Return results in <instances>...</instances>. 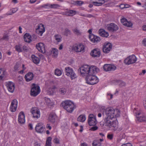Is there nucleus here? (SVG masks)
Returning a JSON list of instances; mask_svg holds the SVG:
<instances>
[{"mask_svg":"<svg viewBox=\"0 0 146 146\" xmlns=\"http://www.w3.org/2000/svg\"><path fill=\"white\" fill-rule=\"evenodd\" d=\"M65 70L66 73H73L72 69L69 67H66Z\"/></svg>","mask_w":146,"mask_h":146,"instance_id":"41","label":"nucleus"},{"mask_svg":"<svg viewBox=\"0 0 146 146\" xmlns=\"http://www.w3.org/2000/svg\"><path fill=\"white\" fill-rule=\"evenodd\" d=\"M86 117L85 115H81L77 118V120L81 122H83L86 120Z\"/></svg>","mask_w":146,"mask_h":146,"instance_id":"31","label":"nucleus"},{"mask_svg":"<svg viewBox=\"0 0 146 146\" xmlns=\"http://www.w3.org/2000/svg\"><path fill=\"white\" fill-rule=\"evenodd\" d=\"M62 73V71L58 69H56L55 70L54 73Z\"/></svg>","mask_w":146,"mask_h":146,"instance_id":"60","label":"nucleus"},{"mask_svg":"<svg viewBox=\"0 0 146 146\" xmlns=\"http://www.w3.org/2000/svg\"><path fill=\"white\" fill-rule=\"evenodd\" d=\"M116 68V67L112 64H110L109 71H113L115 70Z\"/></svg>","mask_w":146,"mask_h":146,"instance_id":"43","label":"nucleus"},{"mask_svg":"<svg viewBox=\"0 0 146 146\" xmlns=\"http://www.w3.org/2000/svg\"><path fill=\"white\" fill-rule=\"evenodd\" d=\"M60 7V6L57 4H51V8L56 9Z\"/></svg>","mask_w":146,"mask_h":146,"instance_id":"49","label":"nucleus"},{"mask_svg":"<svg viewBox=\"0 0 146 146\" xmlns=\"http://www.w3.org/2000/svg\"><path fill=\"white\" fill-rule=\"evenodd\" d=\"M51 139L52 138L50 137H48L47 138L46 141V146H52Z\"/></svg>","mask_w":146,"mask_h":146,"instance_id":"34","label":"nucleus"},{"mask_svg":"<svg viewBox=\"0 0 146 146\" xmlns=\"http://www.w3.org/2000/svg\"><path fill=\"white\" fill-rule=\"evenodd\" d=\"M93 146H102L101 143L98 140H94L92 143Z\"/></svg>","mask_w":146,"mask_h":146,"instance_id":"29","label":"nucleus"},{"mask_svg":"<svg viewBox=\"0 0 146 146\" xmlns=\"http://www.w3.org/2000/svg\"><path fill=\"white\" fill-rule=\"evenodd\" d=\"M121 23H122V24L123 25H125V24H126V23L127 21V20L124 18H123L121 20Z\"/></svg>","mask_w":146,"mask_h":146,"instance_id":"50","label":"nucleus"},{"mask_svg":"<svg viewBox=\"0 0 146 146\" xmlns=\"http://www.w3.org/2000/svg\"><path fill=\"white\" fill-rule=\"evenodd\" d=\"M64 35L66 36H67L71 34V32L70 30L67 28L65 29L64 32Z\"/></svg>","mask_w":146,"mask_h":146,"instance_id":"38","label":"nucleus"},{"mask_svg":"<svg viewBox=\"0 0 146 146\" xmlns=\"http://www.w3.org/2000/svg\"><path fill=\"white\" fill-rule=\"evenodd\" d=\"M36 131L38 133H42L44 131L45 129L44 125L42 123H38L35 127Z\"/></svg>","mask_w":146,"mask_h":146,"instance_id":"12","label":"nucleus"},{"mask_svg":"<svg viewBox=\"0 0 146 146\" xmlns=\"http://www.w3.org/2000/svg\"><path fill=\"white\" fill-rule=\"evenodd\" d=\"M40 92V87L39 86L33 84L31 91V95L35 97Z\"/></svg>","mask_w":146,"mask_h":146,"instance_id":"5","label":"nucleus"},{"mask_svg":"<svg viewBox=\"0 0 146 146\" xmlns=\"http://www.w3.org/2000/svg\"><path fill=\"white\" fill-rule=\"evenodd\" d=\"M61 105L64 109L69 113L72 112L76 107L74 104L69 100L63 102L61 104Z\"/></svg>","mask_w":146,"mask_h":146,"instance_id":"2","label":"nucleus"},{"mask_svg":"<svg viewBox=\"0 0 146 146\" xmlns=\"http://www.w3.org/2000/svg\"><path fill=\"white\" fill-rule=\"evenodd\" d=\"M31 112L33 115V117L35 118L38 119L40 117V113L39 110L35 108H32Z\"/></svg>","mask_w":146,"mask_h":146,"instance_id":"10","label":"nucleus"},{"mask_svg":"<svg viewBox=\"0 0 146 146\" xmlns=\"http://www.w3.org/2000/svg\"><path fill=\"white\" fill-rule=\"evenodd\" d=\"M67 76H70L72 80L75 79L77 77V76L75 74H66Z\"/></svg>","mask_w":146,"mask_h":146,"instance_id":"40","label":"nucleus"},{"mask_svg":"<svg viewBox=\"0 0 146 146\" xmlns=\"http://www.w3.org/2000/svg\"><path fill=\"white\" fill-rule=\"evenodd\" d=\"M44 31L45 28L44 25L42 24L38 25L37 28L36 29V32L37 34L41 36Z\"/></svg>","mask_w":146,"mask_h":146,"instance_id":"14","label":"nucleus"},{"mask_svg":"<svg viewBox=\"0 0 146 146\" xmlns=\"http://www.w3.org/2000/svg\"><path fill=\"white\" fill-rule=\"evenodd\" d=\"M112 45L110 42H105L103 46L102 49L103 52L105 53H109L111 50Z\"/></svg>","mask_w":146,"mask_h":146,"instance_id":"9","label":"nucleus"},{"mask_svg":"<svg viewBox=\"0 0 146 146\" xmlns=\"http://www.w3.org/2000/svg\"><path fill=\"white\" fill-rule=\"evenodd\" d=\"M106 117L112 118L119 117L120 115V111L118 109H114L113 108H107L105 111Z\"/></svg>","mask_w":146,"mask_h":146,"instance_id":"3","label":"nucleus"},{"mask_svg":"<svg viewBox=\"0 0 146 146\" xmlns=\"http://www.w3.org/2000/svg\"><path fill=\"white\" fill-rule=\"evenodd\" d=\"M72 49L76 52H80L84 51V47L83 45L81 44L79 45L74 46Z\"/></svg>","mask_w":146,"mask_h":146,"instance_id":"11","label":"nucleus"},{"mask_svg":"<svg viewBox=\"0 0 146 146\" xmlns=\"http://www.w3.org/2000/svg\"><path fill=\"white\" fill-rule=\"evenodd\" d=\"M90 54L93 57H98L100 56V51L98 48H95L91 51Z\"/></svg>","mask_w":146,"mask_h":146,"instance_id":"16","label":"nucleus"},{"mask_svg":"<svg viewBox=\"0 0 146 146\" xmlns=\"http://www.w3.org/2000/svg\"><path fill=\"white\" fill-rule=\"evenodd\" d=\"M18 121L20 124H23L25 121V116L24 113L23 111L21 112L19 114Z\"/></svg>","mask_w":146,"mask_h":146,"instance_id":"21","label":"nucleus"},{"mask_svg":"<svg viewBox=\"0 0 146 146\" xmlns=\"http://www.w3.org/2000/svg\"><path fill=\"white\" fill-rule=\"evenodd\" d=\"M82 76L85 74V80L88 84L93 85L97 84L99 80L98 77L93 74H81Z\"/></svg>","mask_w":146,"mask_h":146,"instance_id":"1","label":"nucleus"},{"mask_svg":"<svg viewBox=\"0 0 146 146\" xmlns=\"http://www.w3.org/2000/svg\"><path fill=\"white\" fill-rule=\"evenodd\" d=\"M75 4L78 6H81L83 4L84 2L83 1H76L75 2Z\"/></svg>","mask_w":146,"mask_h":146,"instance_id":"46","label":"nucleus"},{"mask_svg":"<svg viewBox=\"0 0 146 146\" xmlns=\"http://www.w3.org/2000/svg\"><path fill=\"white\" fill-rule=\"evenodd\" d=\"M107 96L109 100L113 98V95L110 94H107Z\"/></svg>","mask_w":146,"mask_h":146,"instance_id":"57","label":"nucleus"},{"mask_svg":"<svg viewBox=\"0 0 146 146\" xmlns=\"http://www.w3.org/2000/svg\"><path fill=\"white\" fill-rule=\"evenodd\" d=\"M32 58L33 61L35 63L38 64L39 63L40 59L38 58L33 55L32 56Z\"/></svg>","mask_w":146,"mask_h":146,"instance_id":"28","label":"nucleus"},{"mask_svg":"<svg viewBox=\"0 0 146 146\" xmlns=\"http://www.w3.org/2000/svg\"><path fill=\"white\" fill-rule=\"evenodd\" d=\"M22 48L24 51L27 52L28 50V48L27 46H23Z\"/></svg>","mask_w":146,"mask_h":146,"instance_id":"62","label":"nucleus"},{"mask_svg":"<svg viewBox=\"0 0 146 146\" xmlns=\"http://www.w3.org/2000/svg\"><path fill=\"white\" fill-rule=\"evenodd\" d=\"M21 66L20 64L18 63H17L14 66V69L15 71L18 70H19L18 68Z\"/></svg>","mask_w":146,"mask_h":146,"instance_id":"45","label":"nucleus"},{"mask_svg":"<svg viewBox=\"0 0 146 146\" xmlns=\"http://www.w3.org/2000/svg\"><path fill=\"white\" fill-rule=\"evenodd\" d=\"M98 129V127L97 126H94L91 127L90 130L92 131H94Z\"/></svg>","mask_w":146,"mask_h":146,"instance_id":"58","label":"nucleus"},{"mask_svg":"<svg viewBox=\"0 0 146 146\" xmlns=\"http://www.w3.org/2000/svg\"><path fill=\"white\" fill-rule=\"evenodd\" d=\"M90 66L88 65H84L79 68L78 71L80 73H90Z\"/></svg>","mask_w":146,"mask_h":146,"instance_id":"8","label":"nucleus"},{"mask_svg":"<svg viewBox=\"0 0 146 146\" xmlns=\"http://www.w3.org/2000/svg\"><path fill=\"white\" fill-rule=\"evenodd\" d=\"M8 91L11 92H13L15 89V84L11 81H8L5 83Z\"/></svg>","mask_w":146,"mask_h":146,"instance_id":"13","label":"nucleus"},{"mask_svg":"<svg viewBox=\"0 0 146 146\" xmlns=\"http://www.w3.org/2000/svg\"><path fill=\"white\" fill-rule=\"evenodd\" d=\"M110 64H106L103 66V69L106 72L109 71Z\"/></svg>","mask_w":146,"mask_h":146,"instance_id":"39","label":"nucleus"},{"mask_svg":"<svg viewBox=\"0 0 146 146\" xmlns=\"http://www.w3.org/2000/svg\"><path fill=\"white\" fill-rule=\"evenodd\" d=\"M5 78V74H0V80H3Z\"/></svg>","mask_w":146,"mask_h":146,"instance_id":"53","label":"nucleus"},{"mask_svg":"<svg viewBox=\"0 0 146 146\" xmlns=\"http://www.w3.org/2000/svg\"><path fill=\"white\" fill-rule=\"evenodd\" d=\"M142 44L144 46H146V38L143 39L142 41Z\"/></svg>","mask_w":146,"mask_h":146,"instance_id":"63","label":"nucleus"},{"mask_svg":"<svg viewBox=\"0 0 146 146\" xmlns=\"http://www.w3.org/2000/svg\"><path fill=\"white\" fill-rule=\"evenodd\" d=\"M72 31L74 34L77 35H80L81 34L80 30L76 28L73 30Z\"/></svg>","mask_w":146,"mask_h":146,"instance_id":"36","label":"nucleus"},{"mask_svg":"<svg viewBox=\"0 0 146 146\" xmlns=\"http://www.w3.org/2000/svg\"><path fill=\"white\" fill-rule=\"evenodd\" d=\"M99 34L100 36L103 37H107L109 36V34L107 32L103 29H100L99 31Z\"/></svg>","mask_w":146,"mask_h":146,"instance_id":"27","label":"nucleus"},{"mask_svg":"<svg viewBox=\"0 0 146 146\" xmlns=\"http://www.w3.org/2000/svg\"><path fill=\"white\" fill-rule=\"evenodd\" d=\"M113 118L109 117H105L104 119V124L105 126L108 127H113L116 129L118 125L113 120Z\"/></svg>","mask_w":146,"mask_h":146,"instance_id":"4","label":"nucleus"},{"mask_svg":"<svg viewBox=\"0 0 146 146\" xmlns=\"http://www.w3.org/2000/svg\"><path fill=\"white\" fill-rule=\"evenodd\" d=\"M114 83L116 85H118L120 87L125 86L126 85L125 82L120 80H115L114 81Z\"/></svg>","mask_w":146,"mask_h":146,"instance_id":"23","label":"nucleus"},{"mask_svg":"<svg viewBox=\"0 0 146 146\" xmlns=\"http://www.w3.org/2000/svg\"><path fill=\"white\" fill-rule=\"evenodd\" d=\"M53 141L54 143L56 144H59V139L56 137L54 138Z\"/></svg>","mask_w":146,"mask_h":146,"instance_id":"52","label":"nucleus"},{"mask_svg":"<svg viewBox=\"0 0 146 146\" xmlns=\"http://www.w3.org/2000/svg\"><path fill=\"white\" fill-rule=\"evenodd\" d=\"M100 72V70L98 68L95 66H90V73H97Z\"/></svg>","mask_w":146,"mask_h":146,"instance_id":"24","label":"nucleus"},{"mask_svg":"<svg viewBox=\"0 0 146 146\" xmlns=\"http://www.w3.org/2000/svg\"><path fill=\"white\" fill-rule=\"evenodd\" d=\"M37 36L34 34L31 37L32 39L34 41L35 40L37 39Z\"/></svg>","mask_w":146,"mask_h":146,"instance_id":"56","label":"nucleus"},{"mask_svg":"<svg viewBox=\"0 0 146 146\" xmlns=\"http://www.w3.org/2000/svg\"><path fill=\"white\" fill-rule=\"evenodd\" d=\"M56 118V115L55 113H51L49 115L48 120L50 122L54 123L55 121Z\"/></svg>","mask_w":146,"mask_h":146,"instance_id":"20","label":"nucleus"},{"mask_svg":"<svg viewBox=\"0 0 146 146\" xmlns=\"http://www.w3.org/2000/svg\"><path fill=\"white\" fill-rule=\"evenodd\" d=\"M33 74H26L25 76V78L26 81L29 82L33 79Z\"/></svg>","mask_w":146,"mask_h":146,"instance_id":"25","label":"nucleus"},{"mask_svg":"<svg viewBox=\"0 0 146 146\" xmlns=\"http://www.w3.org/2000/svg\"><path fill=\"white\" fill-rule=\"evenodd\" d=\"M15 48L16 51L19 52H21L22 51V45L19 44L15 46Z\"/></svg>","mask_w":146,"mask_h":146,"instance_id":"33","label":"nucleus"},{"mask_svg":"<svg viewBox=\"0 0 146 146\" xmlns=\"http://www.w3.org/2000/svg\"><path fill=\"white\" fill-rule=\"evenodd\" d=\"M136 117L137 120L140 122H143L146 120V117L142 113L141 111L136 112Z\"/></svg>","mask_w":146,"mask_h":146,"instance_id":"15","label":"nucleus"},{"mask_svg":"<svg viewBox=\"0 0 146 146\" xmlns=\"http://www.w3.org/2000/svg\"><path fill=\"white\" fill-rule=\"evenodd\" d=\"M137 60V58L134 55L129 56L124 60V62L126 64L129 65L133 64Z\"/></svg>","mask_w":146,"mask_h":146,"instance_id":"6","label":"nucleus"},{"mask_svg":"<svg viewBox=\"0 0 146 146\" xmlns=\"http://www.w3.org/2000/svg\"><path fill=\"white\" fill-rule=\"evenodd\" d=\"M17 10L18 9L17 8H13L10 10L12 11V13H8L7 15H11L15 13Z\"/></svg>","mask_w":146,"mask_h":146,"instance_id":"44","label":"nucleus"},{"mask_svg":"<svg viewBox=\"0 0 146 146\" xmlns=\"http://www.w3.org/2000/svg\"><path fill=\"white\" fill-rule=\"evenodd\" d=\"M45 101L47 104H49L51 103V101L50 99L46 98L45 99Z\"/></svg>","mask_w":146,"mask_h":146,"instance_id":"55","label":"nucleus"},{"mask_svg":"<svg viewBox=\"0 0 146 146\" xmlns=\"http://www.w3.org/2000/svg\"><path fill=\"white\" fill-rule=\"evenodd\" d=\"M17 101L16 99L13 100L11 104L10 107V110L11 112H14L17 109Z\"/></svg>","mask_w":146,"mask_h":146,"instance_id":"17","label":"nucleus"},{"mask_svg":"<svg viewBox=\"0 0 146 146\" xmlns=\"http://www.w3.org/2000/svg\"><path fill=\"white\" fill-rule=\"evenodd\" d=\"M123 6L124 7H123V8H128L129 7V5H121L120 6V7L121 8V6Z\"/></svg>","mask_w":146,"mask_h":146,"instance_id":"64","label":"nucleus"},{"mask_svg":"<svg viewBox=\"0 0 146 146\" xmlns=\"http://www.w3.org/2000/svg\"><path fill=\"white\" fill-rule=\"evenodd\" d=\"M113 135L112 134H108L107 135V138L110 139H112L113 138Z\"/></svg>","mask_w":146,"mask_h":146,"instance_id":"54","label":"nucleus"},{"mask_svg":"<svg viewBox=\"0 0 146 146\" xmlns=\"http://www.w3.org/2000/svg\"><path fill=\"white\" fill-rule=\"evenodd\" d=\"M76 11L75 10H70L68 11V12L66 13L67 15H73L76 14Z\"/></svg>","mask_w":146,"mask_h":146,"instance_id":"35","label":"nucleus"},{"mask_svg":"<svg viewBox=\"0 0 146 146\" xmlns=\"http://www.w3.org/2000/svg\"><path fill=\"white\" fill-rule=\"evenodd\" d=\"M91 41L94 43H97L101 40L100 37L94 35H91L89 38Z\"/></svg>","mask_w":146,"mask_h":146,"instance_id":"22","label":"nucleus"},{"mask_svg":"<svg viewBox=\"0 0 146 146\" xmlns=\"http://www.w3.org/2000/svg\"><path fill=\"white\" fill-rule=\"evenodd\" d=\"M108 29L110 31L114 32L117 31L118 29V27L115 24L111 23L108 25Z\"/></svg>","mask_w":146,"mask_h":146,"instance_id":"18","label":"nucleus"},{"mask_svg":"<svg viewBox=\"0 0 146 146\" xmlns=\"http://www.w3.org/2000/svg\"><path fill=\"white\" fill-rule=\"evenodd\" d=\"M97 121L95 115L93 114H90L88 116V123L90 126H94L97 123Z\"/></svg>","mask_w":146,"mask_h":146,"instance_id":"7","label":"nucleus"},{"mask_svg":"<svg viewBox=\"0 0 146 146\" xmlns=\"http://www.w3.org/2000/svg\"><path fill=\"white\" fill-rule=\"evenodd\" d=\"M36 47L38 50L42 53L45 52V48L44 44L42 42H40L37 44L36 45Z\"/></svg>","mask_w":146,"mask_h":146,"instance_id":"19","label":"nucleus"},{"mask_svg":"<svg viewBox=\"0 0 146 146\" xmlns=\"http://www.w3.org/2000/svg\"><path fill=\"white\" fill-rule=\"evenodd\" d=\"M54 37L55 40L57 42H58L61 41L62 40V37L60 35H54Z\"/></svg>","mask_w":146,"mask_h":146,"instance_id":"37","label":"nucleus"},{"mask_svg":"<svg viewBox=\"0 0 146 146\" xmlns=\"http://www.w3.org/2000/svg\"><path fill=\"white\" fill-rule=\"evenodd\" d=\"M126 23V24H125L124 26H127V27H132V25H133V24L131 23V22L130 21H127Z\"/></svg>","mask_w":146,"mask_h":146,"instance_id":"47","label":"nucleus"},{"mask_svg":"<svg viewBox=\"0 0 146 146\" xmlns=\"http://www.w3.org/2000/svg\"><path fill=\"white\" fill-rule=\"evenodd\" d=\"M47 93L49 95L53 94L54 93V90L53 89L49 88Z\"/></svg>","mask_w":146,"mask_h":146,"instance_id":"48","label":"nucleus"},{"mask_svg":"<svg viewBox=\"0 0 146 146\" xmlns=\"http://www.w3.org/2000/svg\"><path fill=\"white\" fill-rule=\"evenodd\" d=\"M93 1L92 3L94 5L96 6H100L102 5V3L100 1Z\"/></svg>","mask_w":146,"mask_h":146,"instance_id":"42","label":"nucleus"},{"mask_svg":"<svg viewBox=\"0 0 146 146\" xmlns=\"http://www.w3.org/2000/svg\"><path fill=\"white\" fill-rule=\"evenodd\" d=\"M17 79L20 82V84H23V82L22 81L23 78L22 76H19L18 78Z\"/></svg>","mask_w":146,"mask_h":146,"instance_id":"51","label":"nucleus"},{"mask_svg":"<svg viewBox=\"0 0 146 146\" xmlns=\"http://www.w3.org/2000/svg\"><path fill=\"white\" fill-rule=\"evenodd\" d=\"M66 91V89L63 87L60 88L58 90L59 93L61 95H64L65 94Z\"/></svg>","mask_w":146,"mask_h":146,"instance_id":"30","label":"nucleus"},{"mask_svg":"<svg viewBox=\"0 0 146 146\" xmlns=\"http://www.w3.org/2000/svg\"><path fill=\"white\" fill-rule=\"evenodd\" d=\"M31 36L29 34L26 33L24 36V41L28 43L30 42L31 41Z\"/></svg>","mask_w":146,"mask_h":146,"instance_id":"26","label":"nucleus"},{"mask_svg":"<svg viewBox=\"0 0 146 146\" xmlns=\"http://www.w3.org/2000/svg\"><path fill=\"white\" fill-rule=\"evenodd\" d=\"M6 72V70L4 68H0V73H5Z\"/></svg>","mask_w":146,"mask_h":146,"instance_id":"59","label":"nucleus"},{"mask_svg":"<svg viewBox=\"0 0 146 146\" xmlns=\"http://www.w3.org/2000/svg\"><path fill=\"white\" fill-rule=\"evenodd\" d=\"M121 146H133L131 143H128L126 144H123Z\"/></svg>","mask_w":146,"mask_h":146,"instance_id":"61","label":"nucleus"},{"mask_svg":"<svg viewBox=\"0 0 146 146\" xmlns=\"http://www.w3.org/2000/svg\"><path fill=\"white\" fill-rule=\"evenodd\" d=\"M51 53L53 56L56 57L57 56L58 53V50L56 48H53L51 51Z\"/></svg>","mask_w":146,"mask_h":146,"instance_id":"32","label":"nucleus"}]
</instances>
